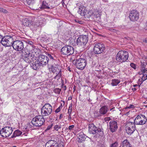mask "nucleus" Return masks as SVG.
Segmentation results:
<instances>
[{"mask_svg":"<svg viewBox=\"0 0 147 147\" xmlns=\"http://www.w3.org/2000/svg\"><path fill=\"white\" fill-rule=\"evenodd\" d=\"M22 132L21 131L18 129L17 130L14 132L13 135L11 136V138H13L16 137V136H19L22 134Z\"/></svg>","mask_w":147,"mask_h":147,"instance_id":"obj_27","label":"nucleus"},{"mask_svg":"<svg viewBox=\"0 0 147 147\" xmlns=\"http://www.w3.org/2000/svg\"><path fill=\"white\" fill-rule=\"evenodd\" d=\"M75 87L74 86V90H75Z\"/></svg>","mask_w":147,"mask_h":147,"instance_id":"obj_63","label":"nucleus"},{"mask_svg":"<svg viewBox=\"0 0 147 147\" xmlns=\"http://www.w3.org/2000/svg\"><path fill=\"white\" fill-rule=\"evenodd\" d=\"M74 125H70L69 126V128H68V129H69V130H71L73 128H74Z\"/></svg>","mask_w":147,"mask_h":147,"instance_id":"obj_44","label":"nucleus"},{"mask_svg":"<svg viewBox=\"0 0 147 147\" xmlns=\"http://www.w3.org/2000/svg\"><path fill=\"white\" fill-rule=\"evenodd\" d=\"M61 52L63 55L69 56L73 54L74 49L72 47L69 45H66L61 49Z\"/></svg>","mask_w":147,"mask_h":147,"instance_id":"obj_9","label":"nucleus"},{"mask_svg":"<svg viewBox=\"0 0 147 147\" xmlns=\"http://www.w3.org/2000/svg\"><path fill=\"white\" fill-rule=\"evenodd\" d=\"M72 98V97H70L69 98H68V100H70Z\"/></svg>","mask_w":147,"mask_h":147,"instance_id":"obj_56","label":"nucleus"},{"mask_svg":"<svg viewBox=\"0 0 147 147\" xmlns=\"http://www.w3.org/2000/svg\"><path fill=\"white\" fill-rule=\"evenodd\" d=\"M88 41V36L82 35L79 37L76 40V44L78 47L85 48L86 47V44Z\"/></svg>","mask_w":147,"mask_h":147,"instance_id":"obj_5","label":"nucleus"},{"mask_svg":"<svg viewBox=\"0 0 147 147\" xmlns=\"http://www.w3.org/2000/svg\"><path fill=\"white\" fill-rule=\"evenodd\" d=\"M105 49L104 45L101 43H99L95 45L93 51L95 54H98L103 52Z\"/></svg>","mask_w":147,"mask_h":147,"instance_id":"obj_15","label":"nucleus"},{"mask_svg":"<svg viewBox=\"0 0 147 147\" xmlns=\"http://www.w3.org/2000/svg\"><path fill=\"white\" fill-rule=\"evenodd\" d=\"M102 129H98L93 123L89 125V131L90 134L102 136L103 133Z\"/></svg>","mask_w":147,"mask_h":147,"instance_id":"obj_7","label":"nucleus"},{"mask_svg":"<svg viewBox=\"0 0 147 147\" xmlns=\"http://www.w3.org/2000/svg\"><path fill=\"white\" fill-rule=\"evenodd\" d=\"M13 129L10 127H5L3 128L1 131L0 134L3 137L9 136L12 133Z\"/></svg>","mask_w":147,"mask_h":147,"instance_id":"obj_13","label":"nucleus"},{"mask_svg":"<svg viewBox=\"0 0 147 147\" xmlns=\"http://www.w3.org/2000/svg\"><path fill=\"white\" fill-rule=\"evenodd\" d=\"M49 59L48 57L46 55H41L35 62L31 63V66L35 70L38 69L40 66H44L48 64Z\"/></svg>","mask_w":147,"mask_h":147,"instance_id":"obj_2","label":"nucleus"},{"mask_svg":"<svg viewBox=\"0 0 147 147\" xmlns=\"http://www.w3.org/2000/svg\"><path fill=\"white\" fill-rule=\"evenodd\" d=\"M120 82V81L117 79H114L112 80L111 85L113 86H116L118 85Z\"/></svg>","mask_w":147,"mask_h":147,"instance_id":"obj_29","label":"nucleus"},{"mask_svg":"<svg viewBox=\"0 0 147 147\" xmlns=\"http://www.w3.org/2000/svg\"><path fill=\"white\" fill-rule=\"evenodd\" d=\"M146 63L144 62H141V69H145V66L146 65Z\"/></svg>","mask_w":147,"mask_h":147,"instance_id":"obj_33","label":"nucleus"},{"mask_svg":"<svg viewBox=\"0 0 147 147\" xmlns=\"http://www.w3.org/2000/svg\"><path fill=\"white\" fill-rule=\"evenodd\" d=\"M147 118L145 116L141 114L138 115L134 120V123L136 125H143L146 124Z\"/></svg>","mask_w":147,"mask_h":147,"instance_id":"obj_11","label":"nucleus"},{"mask_svg":"<svg viewBox=\"0 0 147 147\" xmlns=\"http://www.w3.org/2000/svg\"><path fill=\"white\" fill-rule=\"evenodd\" d=\"M97 65V63L94 61L92 62V66L93 67L96 66Z\"/></svg>","mask_w":147,"mask_h":147,"instance_id":"obj_42","label":"nucleus"},{"mask_svg":"<svg viewBox=\"0 0 147 147\" xmlns=\"http://www.w3.org/2000/svg\"><path fill=\"white\" fill-rule=\"evenodd\" d=\"M62 3L63 5L64 4V1L63 0H62Z\"/></svg>","mask_w":147,"mask_h":147,"instance_id":"obj_57","label":"nucleus"},{"mask_svg":"<svg viewBox=\"0 0 147 147\" xmlns=\"http://www.w3.org/2000/svg\"><path fill=\"white\" fill-rule=\"evenodd\" d=\"M138 86V85H137V84H135V85H134V87H136V86Z\"/></svg>","mask_w":147,"mask_h":147,"instance_id":"obj_61","label":"nucleus"},{"mask_svg":"<svg viewBox=\"0 0 147 147\" xmlns=\"http://www.w3.org/2000/svg\"><path fill=\"white\" fill-rule=\"evenodd\" d=\"M51 70L53 73H56V76L59 77L61 76L62 69L61 67L57 64H54L51 66Z\"/></svg>","mask_w":147,"mask_h":147,"instance_id":"obj_16","label":"nucleus"},{"mask_svg":"<svg viewBox=\"0 0 147 147\" xmlns=\"http://www.w3.org/2000/svg\"><path fill=\"white\" fill-rule=\"evenodd\" d=\"M145 106L146 107H147V105H145Z\"/></svg>","mask_w":147,"mask_h":147,"instance_id":"obj_64","label":"nucleus"},{"mask_svg":"<svg viewBox=\"0 0 147 147\" xmlns=\"http://www.w3.org/2000/svg\"><path fill=\"white\" fill-rule=\"evenodd\" d=\"M87 136L82 132H80L78 134V141L80 143L85 141Z\"/></svg>","mask_w":147,"mask_h":147,"instance_id":"obj_24","label":"nucleus"},{"mask_svg":"<svg viewBox=\"0 0 147 147\" xmlns=\"http://www.w3.org/2000/svg\"><path fill=\"white\" fill-rule=\"evenodd\" d=\"M27 2L28 5H30L33 3L34 0H27Z\"/></svg>","mask_w":147,"mask_h":147,"instance_id":"obj_39","label":"nucleus"},{"mask_svg":"<svg viewBox=\"0 0 147 147\" xmlns=\"http://www.w3.org/2000/svg\"><path fill=\"white\" fill-rule=\"evenodd\" d=\"M108 108L106 106H102L100 109L99 113L98 112L95 113V116L96 117H98L101 116V115H104L106 114Z\"/></svg>","mask_w":147,"mask_h":147,"instance_id":"obj_20","label":"nucleus"},{"mask_svg":"<svg viewBox=\"0 0 147 147\" xmlns=\"http://www.w3.org/2000/svg\"><path fill=\"white\" fill-rule=\"evenodd\" d=\"M52 111V107L49 103H46L42 107L41 109V113L43 116L49 115Z\"/></svg>","mask_w":147,"mask_h":147,"instance_id":"obj_6","label":"nucleus"},{"mask_svg":"<svg viewBox=\"0 0 147 147\" xmlns=\"http://www.w3.org/2000/svg\"><path fill=\"white\" fill-rule=\"evenodd\" d=\"M61 128V126H59L58 125H55L54 127V130H56V131H58L59 129H60Z\"/></svg>","mask_w":147,"mask_h":147,"instance_id":"obj_37","label":"nucleus"},{"mask_svg":"<svg viewBox=\"0 0 147 147\" xmlns=\"http://www.w3.org/2000/svg\"><path fill=\"white\" fill-rule=\"evenodd\" d=\"M129 112L127 113H126L125 114V115H127V114Z\"/></svg>","mask_w":147,"mask_h":147,"instance_id":"obj_62","label":"nucleus"},{"mask_svg":"<svg viewBox=\"0 0 147 147\" xmlns=\"http://www.w3.org/2000/svg\"><path fill=\"white\" fill-rule=\"evenodd\" d=\"M125 130L129 135H131L136 129L135 124L134 122H129L126 124Z\"/></svg>","mask_w":147,"mask_h":147,"instance_id":"obj_14","label":"nucleus"},{"mask_svg":"<svg viewBox=\"0 0 147 147\" xmlns=\"http://www.w3.org/2000/svg\"><path fill=\"white\" fill-rule=\"evenodd\" d=\"M41 8H45L49 9L50 7L48 6V4L45 2L43 1L41 7Z\"/></svg>","mask_w":147,"mask_h":147,"instance_id":"obj_30","label":"nucleus"},{"mask_svg":"<svg viewBox=\"0 0 147 147\" xmlns=\"http://www.w3.org/2000/svg\"><path fill=\"white\" fill-rule=\"evenodd\" d=\"M146 27H145V28L146 30H147V23L146 24Z\"/></svg>","mask_w":147,"mask_h":147,"instance_id":"obj_54","label":"nucleus"},{"mask_svg":"<svg viewBox=\"0 0 147 147\" xmlns=\"http://www.w3.org/2000/svg\"><path fill=\"white\" fill-rule=\"evenodd\" d=\"M109 30L110 31H113V32H114V30H115L113 28H110L109 29Z\"/></svg>","mask_w":147,"mask_h":147,"instance_id":"obj_50","label":"nucleus"},{"mask_svg":"<svg viewBox=\"0 0 147 147\" xmlns=\"http://www.w3.org/2000/svg\"><path fill=\"white\" fill-rule=\"evenodd\" d=\"M68 40L69 41L70 44L71 45H73L74 42V40L73 39L71 38H70Z\"/></svg>","mask_w":147,"mask_h":147,"instance_id":"obj_34","label":"nucleus"},{"mask_svg":"<svg viewBox=\"0 0 147 147\" xmlns=\"http://www.w3.org/2000/svg\"><path fill=\"white\" fill-rule=\"evenodd\" d=\"M45 121V119L42 116L38 115L33 119L32 123L34 126L39 127L43 124Z\"/></svg>","mask_w":147,"mask_h":147,"instance_id":"obj_8","label":"nucleus"},{"mask_svg":"<svg viewBox=\"0 0 147 147\" xmlns=\"http://www.w3.org/2000/svg\"><path fill=\"white\" fill-rule=\"evenodd\" d=\"M53 125V124H52L51 125L48 126L47 128L46 131L48 130H49L52 127Z\"/></svg>","mask_w":147,"mask_h":147,"instance_id":"obj_40","label":"nucleus"},{"mask_svg":"<svg viewBox=\"0 0 147 147\" xmlns=\"http://www.w3.org/2000/svg\"><path fill=\"white\" fill-rule=\"evenodd\" d=\"M86 11L84 8H80L78 13L82 16H84L86 13Z\"/></svg>","mask_w":147,"mask_h":147,"instance_id":"obj_26","label":"nucleus"},{"mask_svg":"<svg viewBox=\"0 0 147 147\" xmlns=\"http://www.w3.org/2000/svg\"><path fill=\"white\" fill-rule=\"evenodd\" d=\"M142 72V74L143 75V76L141 79H139V81H140L141 80V83H140V85L142 83L143 81L147 79V68H146L144 69H141V71Z\"/></svg>","mask_w":147,"mask_h":147,"instance_id":"obj_22","label":"nucleus"},{"mask_svg":"<svg viewBox=\"0 0 147 147\" xmlns=\"http://www.w3.org/2000/svg\"><path fill=\"white\" fill-rule=\"evenodd\" d=\"M32 48L29 46H26L21 51V57L26 62L30 63L35 59L36 51L31 49Z\"/></svg>","mask_w":147,"mask_h":147,"instance_id":"obj_1","label":"nucleus"},{"mask_svg":"<svg viewBox=\"0 0 147 147\" xmlns=\"http://www.w3.org/2000/svg\"><path fill=\"white\" fill-rule=\"evenodd\" d=\"M143 42L147 43V39H145L143 40Z\"/></svg>","mask_w":147,"mask_h":147,"instance_id":"obj_51","label":"nucleus"},{"mask_svg":"<svg viewBox=\"0 0 147 147\" xmlns=\"http://www.w3.org/2000/svg\"><path fill=\"white\" fill-rule=\"evenodd\" d=\"M61 90L60 89L57 88H56L54 90V92L57 94H59Z\"/></svg>","mask_w":147,"mask_h":147,"instance_id":"obj_35","label":"nucleus"},{"mask_svg":"<svg viewBox=\"0 0 147 147\" xmlns=\"http://www.w3.org/2000/svg\"><path fill=\"white\" fill-rule=\"evenodd\" d=\"M122 147H131L130 143L127 140H124L122 143Z\"/></svg>","mask_w":147,"mask_h":147,"instance_id":"obj_25","label":"nucleus"},{"mask_svg":"<svg viewBox=\"0 0 147 147\" xmlns=\"http://www.w3.org/2000/svg\"><path fill=\"white\" fill-rule=\"evenodd\" d=\"M22 24L24 26H31L37 27V26L35 25L31 20L28 18H23L22 20Z\"/></svg>","mask_w":147,"mask_h":147,"instance_id":"obj_18","label":"nucleus"},{"mask_svg":"<svg viewBox=\"0 0 147 147\" xmlns=\"http://www.w3.org/2000/svg\"><path fill=\"white\" fill-rule=\"evenodd\" d=\"M3 35L0 33V43L1 42V40L2 38H3Z\"/></svg>","mask_w":147,"mask_h":147,"instance_id":"obj_46","label":"nucleus"},{"mask_svg":"<svg viewBox=\"0 0 147 147\" xmlns=\"http://www.w3.org/2000/svg\"><path fill=\"white\" fill-rule=\"evenodd\" d=\"M100 14L98 12V11H95L93 12L92 14L90 15V17L93 18V19L95 20L99 21L100 17Z\"/></svg>","mask_w":147,"mask_h":147,"instance_id":"obj_23","label":"nucleus"},{"mask_svg":"<svg viewBox=\"0 0 147 147\" xmlns=\"http://www.w3.org/2000/svg\"><path fill=\"white\" fill-rule=\"evenodd\" d=\"M115 108V107H113V108H111V109H110V111H112V110H113V111H114V110H113V109Z\"/></svg>","mask_w":147,"mask_h":147,"instance_id":"obj_58","label":"nucleus"},{"mask_svg":"<svg viewBox=\"0 0 147 147\" xmlns=\"http://www.w3.org/2000/svg\"><path fill=\"white\" fill-rule=\"evenodd\" d=\"M134 107V106L133 105H130L129 106L126 107L125 109H130L131 108H133Z\"/></svg>","mask_w":147,"mask_h":147,"instance_id":"obj_43","label":"nucleus"},{"mask_svg":"<svg viewBox=\"0 0 147 147\" xmlns=\"http://www.w3.org/2000/svg\"><path fill=\"white\" fill-rule=\"evenodd\" d=\"M72 104H70L69 106V109L68 110V113H67L69 115H71V114L72 112Z\"/></svg>","mask_w":147,"mask_h":147,"instance_id":"obj_31","label":"nucleus"},{"mask_svg":"<svg viewBox=\"0 0 147 147\" xmlns=\"http://www.w3.org/2000/svg\"><path fill=\"white\" fill-rule=\"evenodd\" d=\"M60 107H59L58 108H57L56 110L55 111V112L56 113H58V112H59L60 110Z\"/></svg>","mask_w":147,"mask_h":147,"instance_id":"obj_45","label":"nucleus"},{"mask_svg":"<svg viewBox=\"0 0 147 147\" xmlns=\"http://www.w3.org/2000/svg\"><path fill=\"white\" fill-rule=\"evenodd\" d=\"M130 66L134 69H136V66L135 64L133 63H131L130 64Z\"/></svg>","mask_w":147,"mask_h":147,"instance_id":"obj_38","label":"nucleus"},{"mask_svg":"<svg viewBox=\"0 0 147 147\" xmlns=\"http://www.w3.org/2000/svg\"><path fill=\"white\" fill-rule=\"evenodd\" d=\"M67 69L68 70V71H71V68L69 67H68L67 68Z\"/></svg>","mask_w":147,"mask_h":147,"instance_id":"obj_49","label":"nucleus"},{"mask_svg":"<svg viewBox=\"0 0 147 147\" xmlns=\"http://www.w3.org/2000/svg\"><path fill=\"white\" fill-rule=\"evenodd\" d=\"M101 147H105V146L104 145V144H102L101 145Z\"/></svg>","mask_w":147,"mask_h":147,"instance_id":"obj_60","label":"nucleus"},{"mask_svg":"<svg viewBox=\"0 0 147 147\" xmlns=\"http://www.w3.org/2000/svg\"><path fill=\"white\" fill-rule=\"evenodd\" d=\"M47 55L49 57L50 59H53V57L51 54L48 53L47 54Z\"/></svg>","mask_w":147,"mask_h":147,"instance_id":"obj_41","label":"nucleus"},{"mask_svg":"<svg viewBox=\"0 0 147 147\" xmlns=\"http://www.w3.org/2000/svg\"><path fill=\"white\" fill-rule=\"evenodd\" d=\"M128 57L127 52L121 51H119L116 56V60L119 62L122 63L126 61Z\"/></svg>","mask_w":147,"mask_h":147,"instance_id":"obj_4","label":"nucleus"},{"mask_svg":"<svg viewBox=\"0 0 147 147\" xmlns=\"http://www.w3.org/2000/svg\"><path fill=\"white\" fill-rule=\"evenodd\" d=\"M62 118V114H61L59 117V119H61Z\"/></svg>","mask_w":147,"mask_h":147,"instance_id":"obj_52","label":"nucleus"},{"mask_svg":"<svg viewBox=\"0 0 147 147\" xmlns=\"http://www.w3.org/2000/svg\"><path fill=\"white\" fill-rule=\"evenodd\" d=\"M69 116H68V120H70L71 119V115H69Z\"/></svg>","mask_w":147,"mask_h":147,"instance_id":"obj_48","label":"nucleus"},{"mask_svg":"<svg viewBox=\"0 0 147 147\" xmlns=\"http://www.w3.org/2000/svg\"><path fill=\"white\" fill-rule=\"evenodd\" d=\"M75 60V59L72 60L73 64L75 65L78 69L81 70L83 69L86 65V59L78 57H76V60Z\"/></svg>","mask_w":147,"mask_h":147,"instance_id":"obj_3","label":"nucleus"},{"mask_svg":"<svg viewBox=\"0 0 147 147\" xmlns=\"http://www.w3.org/2000/svg\"><path fill=\"white\" fill-rule=\"evenodd\" d=\"M102 1L105 2H108V1L107 0H102Z\"/></svg>","mask_w":147,"mask_h":147,"instance_id":"obj_55","label":"nucleus"},{"mask_svg":"<svg viewBox=\"0 0 147 147\" xmlns=\"http://www.w3.org/2000/svg\"><path fill=\"white\" fill-rule=\"evenodd\" d=\"M118 146V142H115L114 143L111 144L110 147H117Z\"/></svg>","mask_w":147,"mask_h":147,"instance_id":"obj_32","label":"nucleus"},{"mask_svg":"<svg viewBox=\"0 0 147 147\" xmlns=\"http://www.w3.org/2000/svg\"><path fill=\"white\" fill-rule=\"evenodd\" d=\"M45 147H59L58 144L55 140H49L46 143Z\"/></svg>","mask_w":147,"mask_h":147,"instance_id":"obj_21","label":"nucleus"},{"mask_svg":"<svg viewBox=\"0 0 147 147\" xmlns=\"http://www.w3.org/2000/svg\"><path fill=\"white\" fill-rule=\"evenodd\" d=\"M0 12H3L5 13H7V11L6 10L1 7H0Z\"/></svg>","mask_w":147,"mask_h":147,"instance_id":"obj_36","label":"nucleus"},{"mask_svg":"<svg viewBox=\"0 0 147 147\" xmlns=\"http://www.w3.org/2000/svg\"><path fill=\"white\" fill-rule=\"evenodd\" d=\"M109 129L112 132L115 131L117 129V122L115 121H111L109 124Z\"/></svg>","mask_w":147,"mask_h":147,"instance_id":"obj_19","label":"nucleus"},{"mask_svg":"<svg viewBox=\"0 0 147 147\" xmlns=\"http://www.w3.org/2000/svg\"><path fill=\"white\" fill-rule=\"evenodd\" d=\"M105 121L107 122V121H109L111 119L110 117H109L105 118Z\"/></svg>","mask_w":147,"mask_h":147,"instance_id":"obj_47","label":"nucleus"},{"mask_svg":"<svg viewBox=\"0 0 147 147\" xmlns=\"http://www.w3.org/2000/svg\"><path fill=\"white\" fill-rule=\"evenodd\" d=\"M132 90H134V91H136V89L135 88H134L132 89Z\"/></svg>","mask_w":147,"mask_h":147,"instance_id":"obj_59","label":"nucleus"},{"mask_svg":"<svg viewBox=\"0 0 147 147\" xmlns=\"http://www.w3.org/2000/svg\"><path fill=\"white\" fill-rule=\"evenodd\" d=\"M139 13L138 11L136 10H133L130 11L129 14V18L132 21H137L139 18Z\"/></svg>","mask_w":147,"mask_h":147,"instance_id":"obj_17","label":"nucleus"},{"mask_svg":"<svg viewBox=\"0 0 147 147\" xmlns=\"http://www.w3.org/2000/svg\"><path fill=\"white\" fill-rule=\"evenodd\" d=\"M13 41V37L7 35L5 36H3L1 43L4 46L9 47L12 45Z\"/></svg>","mask_w":147,"mask_h":147,"instance_id":"obj_10","label":"nucleus"},{"mask_svg":"<svg viewBox=\"0 0 147 147\" xmlns=\"http://www.w3.org/2000/svg\"><path fill=\"white\" fill-rule=\"evenodd\" d=\"M27 42L28 45H27L26 46H29L31 47H32L31 48V49H32V50H33L34 51H36L37 49L35 48V47L33 45V42H32L30 41H27Z\"/></svg>","mask_w":147,"mask_h":147,"instance_id":"obj_28","label":"nucleus"},{"mask_svg":"<svg viewBox=\"0 0 147 147\" xmlns=\"http://www.w3.org/2000/svg\"><path fill=\"white\" fill-rule=\"evenodd\" d=\"M63 89L64 90H65L66 89V86H64L63 87Z\"/></svg>","mask_w":147,"mask_h":147,"instance_id":"obj_53","label":"nucleus"},{"mask_svg":"<svg viewBox=\"0 0 147 147\" xmlns=\"http://www.w3.org/2000/svg\"><path fill=\"white\" fill-rule=\"evenodd\" d=\"M12 46L16 51H22L24 48V42L21 40H16L13 41Z\"/></svg>","mask_w":147,"mask_h":147,"instance_id":"obj_12","label":"nucleus"}]
</instances>
